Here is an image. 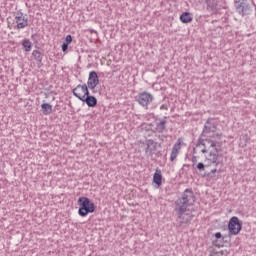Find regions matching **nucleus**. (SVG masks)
<instances>
[{
  "label": "nucleus",
  "mask_w": 256,
  "mask_h": 256,
  "mask_svg": "<svg viewBox=\"0 0 256 256\" xmlns=\"http://www.w3.org/2000/svg\"><path fill=\"white\" fill-rule=\"evenodd\" d=\"M167 130V120L159 119L158 122H156V127L154 129V133H164V131Z\"/></svg>",
  "instance_id": "nucleus-12"
},
{
  "label": "nucleus",
  "mask_w": 256,
  "mask_h": 256,
  "mask_svg": "<svg viewBox=\"0 0 256 256\" xmlns=\"http://www.w3.org/2000/svg\"><path fill=\"white\" fill-rule=\"evenodd\" d=\"M180 21H182V23H191V21H193V17H191V13L184 12L180 16Z\"/></svg>",
  "instance_id": "nucleus-18"
},
{
  "label": "nucleus",
  "mask_w": 256,
  "mask_h": 256,
  "mask_svg": "<svg viewBox=\"0 0 256 256\" xmlns=\"http://www.w3.org/2000/svg\"><path fill=\"white\" fill-rule=\"evenodd\" d=\"M160 109L161 110H165V111H167V105H165V104H162L161 106H160Z\"/></svg>",
  "instance_id": "nucleus-26"
},
{
  "label": "nucleus",
  "mask_w": 256,
  "mask_h": 256,
  "mask_svg": "<svg viewBox=\"0 0 256 256\" xmlns=\"http://www.w3.org/2000/svg\"><path fill=\"white\" fill-rule=\"evenodd\" d=\"M99 85V76L97 75V72L91 71L89 73L88 81H87V86L88 89H95Z\"/></svg>",
  "instance_id": "nucleus-9"
},
{
  "label": "nucleus",
  "mask_w": 256,
  "mask_h": 256,
  "mask_svg": "<svg viewBox=\"0 0 256 256\" xmlns=\"http://www.w3.org/2000/svg\"><path fill=\"white\" fill-rule=\"evenodd\" d=\"M72 93L74 97H77V99L82 101L86 95H89V88L87 87V84H79L72 90Z\"/></svg>",
  "instance_id": "nucleus-7"
},
{
  "label": "nucleus",
  "mask_w": 256,
  "mask_h": 256,
  "mask_svg": "<svg viewBox=\"0 0 256 256\" xmlns=\"http://www.w3.org/2000/svg\"><path fill=\"white\" fill-rule=\"evenodd\" d=\"M201 145L204 147L201 150V153H209V156L207 157L208 161L211 162V165H215L216 167H219V156L217 155V144L213 140L210 139H199L197 143V147H201Z\"/></svg>",
  "instance_id": "nucleus-2"
},
{
  "label": "nucleus",
  "mask_w": 256,
  "mask_h": 256,
  "mask_svg": "<svg viewBox=\"0 0 256 256\" xmlns=\"http://www.w3.org/2000/svg\"><path fill=\"white\" fill-rule=\"evenodd\" d=\"M146 145H147L145 148L146 155H153V152L157 147V144L155 143V141L149 139L147 140Z\"/></svg>",
  "instance_id": "nucleus-15"
},
{
  "label": "nucleus",
  "mask_w": 256,
  "mask_h": 256,
  "mask_svg": "<svg viewBox=\"0 0 256 256\" xmlns=\"http://www.w3.org/2000/svg\"><path fill=\"white\" fill-rule=\"evenodd\" d=\"M241 229H243V225L239 222V218L233 216L228 223L229 235H239Z\"/></svg>",
  "instance_id": "nucleus-5"
},
{
  "label": "nucleus",
  "mask_w": 256,
  "mask_h": 256,
  "mask_svg": "<svg viewBox=\"0 0 256 256\" xmlns=\"http://www.w3.org/2000/svg\"><path fill=\"white\" fill-rule=\"evenodd\" d=\"M41 108L43 109V115H51L53 113V106L48 103H44L41 105Z\"/></svg>",
  "instance_id": "nucleus-19"
},
{
  "label": "nucleus",
  "mask_w": 256,
  "mask_h": 256,
  "mask_svg": "<svg viewBox=\"0 0 256 256\" xmlns=\"http://www.w3.org/2000/svg\"><path fill=\"white\" fill-rule=\"evenodd\" d=\"M216 240L214 241V245L216 247H224L225 242L223 241V236L221 235V232H217L215 234Z\"/></svg>",
  "instance_id": "nucleus-16"
},
{
  "label": "nucleus",
  "mask_w": 256,
  "mask_h": 256,
  "mask_svg": "<svg viewBox=\"0 0 256 256\" xmlns=\"http://www.w3.org/2000/svg\"><path fill=\"white\" fill-rule=\"evenodd\" d=\"M22 47L24 51L28 53L29 51H31V49H33V43H31L29 39H24L22 42Z\"/></svg>",
  "instance_id": "nucleus-20"
},
{
  "label": "nucleus",
  "mask_w": 256,
  "mask_h": 256,
  "mask_svg": "<svg viewBox=\"0 0 256 256\" xmlns=\"http://www.w3.org/2000/svg\"><path fill=\"white\" fill-rule=\"evenodd\" d=\"M192 163V167L195 168V166L197 165V156L192 157Z\"/></svg>",
  "instance_id": "nucleus-25"
},
{
  "label": "nucleus",
  "mask_w": 256,
  "mask_h": 256,
  "mask_svg": "<svg viewBox=\"0 0 256 256\" xmlns=\"http://www.w3.org/2000/svg\"><path fill=\"white\" fill-rule=\"evenodd\" d=\"M215 131H217V126L207 121L202 131L201 137H213L212 133H215Z\"/></svg>",
  "instance_id": "nucleus-10"
},
{
  "label": "nucleus",
  "mask_w": 256,
  "mask_h": 256,
  "mask_svg": "<svg viewBox=\"0 0 256 256\" xmlns=\"http://www.w3.org/2000/svg\"><path fill=\"white\" fill-rule=\"evenodd\" d=\"M72 41H73V37L71 35H67L63 43L69 45Z\"/></svg>",
  "instance_id": "nucleus-23"
},
{
  "label": "nucleus",
  "mask_w": 256,
  "mask_h": 256,
  "mask_svg": "<svg viewBox=\"0 0 256 256\" xmlns=\"http://www.w3.org/2000/svg\"><path fill=\"white\" fill-rule=\"evenodd\" d=\"M68 49H69V44H65L63 42V44H62V51H63V53H66Z\"/></svg>",
  "instance_id": "nucleus-24"
},
{
  "label": "nucleus",
  "mask_w": 256,
  "mask_h": 256,
  "mask_svg": "<svg viewBox=\"0 0 256 256\" xmlns=\"http://www.w3.org/2000/svg\"><path fill=\"white\" fill-rule=\"evenodd\" d=\"M81 101L86 103L89 107H97V98H95V96L88 94Z\"/></svg>",
  "instance_id": "nucleus-14"
},
{
  "label": "nucleus",
  "mask_w": 256,
  "mask_h": 256,
  "mask_svg": "<svg viewBox=\"0 0 256 256\" xmlns=\"http://www.w3.org/2000/svg\"><path fill=\"white\" fill-rule=\"evenodd\" d=\"M195 203V193L193 190L186 189L182 196L174 202V211L177 215V221L180 225L191 223L193 215L189 213V207Z\"/></svg>",
  "instance_id": "nucleus-1"
},
{
  "label": "nucleus",
  "mask_w": 256,
  "mask_h": 256,
  "mask_svg": "<svg viewBox=\"0 0 256 256\" xmlns=\"http://www.w3.org/2000/svg\"><path fill=\"white\" fill-rule=\"evenodd\" d=\"M215 172H217V168H212V169L210 170V173H215Z\"/></svg>",
  "instance_id": "nucleus-27"
},
{
  "label": "nucleus",
  "mask_w": 256,
  "mask_h": 256,
  "mask_svg": "<svg viewBox=\"0 0 256 256\" xmlns=\"http://www.w3.org/2000/svg\"><path fill=\"white\" fill-rule=\"evenodd\" d=\"M137 103L146 109L153 103V96L149 92H141L136 97Z\"/></svg>",
  "instance_id": "nucleus-6"
},
{
  "label": "nucleus",
  "mask_w": 256,
  "mask_h": 256,
  "mask_svg": "<svg viewBox=\"0 0 256 256\" xmlns=\"http://www.w3.org/2000/svg\"><path fill=\"white\" fill-rule=\"evenodd\" d=\"M206 10L210 15L217 13V2L215 0H206Z\"/></svg>",
  "instance_id": "nucleus-13"
},
{
  "label": "nucleus",
  "mask_w": 256,
  "mask_h": 256,
  "mask_svg": "<svg viewBox=\"0 0 256 256\" xmlns=\"http://www.w3.org/2000/svg\"><path fill=\"white\" fill-rule=\"evenodd\" d=\"M153 181L154 183H156V185H158V187H161V183L163 181V176L161 175V173L155 172L153 176Z\"/></svg>",
  "instance_id": "nucleus-22"
},
{
  "label": "nucleus",
  "mask_w": 256,
  "mask_h": 256,
  "mask_svg": "<svg viewBox=\"0 0 256 256\" xmlns=\"http://www.w3.org/2000/svg\"><path fill=\"white\" fill-rule=\"evenodd\" d=\"M32 56L34 57L35 61H37L38 63H42L43 62V54L41 53V51L34 50L32 52Z\"/></svg>",
  "instance_id": "nucleus-21"
},
{
  "label": "nucleus",
  "mask_w": 256,
  "mask_h": 256,
  "mask_svg": "<svg viewBox=\"0 0 256 256\" xmlns=\"http://www.w3.org/2000/svg\"><path fill=\"white\" fill-rule=\"evenodd\" d=\"M181 143H183V140L179 138L174 144L170 155V161H174L177 159V155H179V152L181 151Z\"/></svg>",
  "instance_id": "nucleus-11"
},
{
  "label": "nucleus",
  "mask_w": 256,
  "mask_h": 256,
  "mask_svg": "<svg viewBox=\"0 0 256 256\" xmlns=\"http://www.w3.org/2000/svg\"><path fill=\"white\" fill-rule=\"evenodd\" d=\"M235 9L239 15H242V17H245V15H251V11H253L251 4H249V1L247 0L236 1Z\"/></svg>",
  "instance_id": "nucleus-4"
},
{
  "label": "nucleus",
  "mask_w": 256,
  "mask_h": 256,
  "mask_svg": "<svg viewBox=\"0 0 256 256\" xmlns=\"http://www.w3.org/2000/svg\"><path fill=\"white\" fill-rule=\"evenodd\" d=\"M78 214L80 217H87L88 213H95V203L87 197H80L78 199Z\"/></svg>",
  "instance_id": "nucleus-3"
},
{
  "label": "nucleus",
  "mask_w": 256,
  "mask_h": 256,
  "mask_svg": "<svg viewBox=\"0 0 256 256\" xmlns=\"http://www.w3.org/2000/svg\"><path fill=\"white\" fill-rule=\"evenodd\" d=\"M194 169H198L200 173L205 172V175H210V173H207V169H209V166L207 164H204L203 162H199L195 165Z\"/></svg>",
  "instance_id": "nucleus-17"
},
{
  "label": "nucleus",
  "mask_w": 256,
  "mask_h": 256,
  "mask_svg": "<svg viewBox=\"0 0 256 256\" xmlns=\"http://www.w3.org/2000/svg\"><path fill=\"white\" fill-rule=\"evenodd\" d=\"M15 21L17 29H25V27L29 26V18H27V15L23 14L21 11L16 12Z\"/></svg>",
  "instance_id": "nucleus-8"
}]
</instances>
